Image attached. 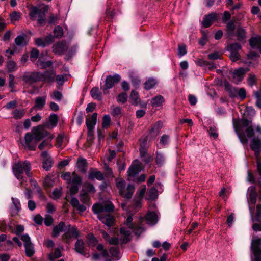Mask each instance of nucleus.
Wrapping results in <instances>:
<instances>
[{"mask_svg": "<svg viewBox=\"0 0 261 261\" xmlns=\"http://www.w3.org/2000/svg\"><path fill=\"white\" fill-rule=\"evenodd\" d=\"M233 125L235 131L242 144L248 142V138H251L250 147L255 155L258 156L261 151V126L251 125V122L248 119H233Z\"/></svg>", "mask_w": 261, "mask_h": 261, "instance_id": "1", "label": "nucleus"}, {"mask_svg": "<svg viewBox=\"0 0 261 261\" xmlns=\"http://www.w3.org/2000/svg\"><path fill=\"white\" fill-rule=\"evenodd\" d=\"M114 208L111 202L96 203L92 207L93 213L97 215V218L108 226H111L114 224V217L109 213L113 212Z\"/></svg>", "mask_w": 261, "mask_h": 261, "instance_id": "2", "label": "nucleus"}, {"mask_svg": "<svg viewBox=\"0 0 261 261\" xmlns=\"http://www.w3.org/2000/svg\"><path fill=\"white\" fill-rule=\"evenodd\" d=\"M48 6L42 4L39 6H32L29 9V16L33 21H36L39 25H44L46 22V14Z\"/></svg>", "mask_w": 261, "mask_h": 261, "instance_id": "3", "label": "nucleus"}, {"mask_svg": "<svg viewBox=\"0 0 261 261\" xmlns=\"http://www.w3.org/2000/svg\"><path fill=\"white\" fill-rule=\"evenodd\" d=\"M31 169L30 163L28 161H25L23 162H18L16 163L13 167V173L17 179L21 181V185L24 186V182L27 181V178L23 176L24 172L29 177L31 176L30 172Z\"/></svg>", "mask_w": 261, "mask_h": 261, "instance_id": "4", "label": "nucleus"}, {"mask_svg": "<svg viewBox=\"0 0 261 261\" xmlns=\"http://www.w3.org/2000/svg\"><path fill=\"white\" fill-rule=\"evenodd\" d=\"M61 177L66 181L71 194H75L78 192L82 183V178L79 175L75 172L71 174L69 172H66L61 175Z\"/></svg>", "mask_w": 261, "mask_h": 261, "instance_id": "5", "label": "nucleus"}, {"mask_svg": "<svg viewBox=\"0 0 261 261\" xmlns=\"http://www.w3.org/2000/svg\"><path fill=\"white\" fill-rule=\"evenodd\" d=\"M116 185L120 196L127 199L132 198L135 191L133 185L129 184L126 186L125 181L121 178L116 179Z\"/></svg>", "mask_w": 261, "mask_h": 261, "instance_id": "6", "label": "nucleus"}, {"mask_svg": "<svg viewBox=\"0 0 261 261\" xmlns=\"http://www.w3.org/2000/svg\"><path fill=\"white\" fill-rule=\"evenodd\" d=\"M120 236L119 238L114 237L109 239L108 241L110 244H125L130 240L131 232L129 230H127L125 228L122 227L120 228Z\"/></svg>", "mask_w": 261, "mask_h": 261, "instance_id": "7", "label": "nucleus"}, {"mask_svg": "<svg viewBox=\"0 0 261 261\" xmlns=\"http://www.w3.org/2000/svg\"><path fill=\"white\" fill-rule=\"evenodd\" d=\"M121 79V76L118 74L109 75L107 76L104 81V84H100V89L102 90L104 94L109 93V90L112 89L114 85L118 83Z\"/></svg>", "mask_w": 261, "mask_h": 261, "instance_id": "8", "label": "nucleus"}, {"mask_svg": "<svg viewBox=\"0 0 261 261\" xmlns=\"http://www.w3.org/2000/svg\"><path fill=\"white\" fill-rule=\"evenodd\" d=\"M79 237V232L74 225H68L64 230V233L62 237L66 242H68L72 238H77Z\"/></svg>", "mask_w": 261, "mask_h": 261, "instance_id": "9", "label": "nucleus"}, {"mask_svg": "<svg viewBox=\"0 0 261 261\" xmlns=\"http://www.w3.org/2000/svg\"><path fill=\"white\" fill-rule=\"evenodd\" d=\"M251 249L254 256V261H261V238L252 239Z\"/></svg>", "mask_w": 261, "mask_h": 261, "instance_id": "10", "label": "nucleus"}, {"mask_svg": "<svg viewBox=\"0 0 261 261\" xmlns=\"http://www.w3.org/2000/svg\"><path fill=\"white\" fill-rule=\"evenodd\" d=\"M21 240L24 242L25 254L28 257H32L35 253L34 245L31 242L30 237L28 234L21 236Z\"/></svg>", "mask_w": 261, "mask_h": 261, "instance_id": "11", "label": "nucleus"}, {"mask_svg": "<svg viewBox=\"0 0 261 261\" xmlns=\"http://www.w3.org/2000/svg\"><path fill=\"white\" fill-rule=\"evenodd\" d=\"M70 43L62 41L55 43L53 46V51L57 55H62L67 51Z\"/></svg>", "mask_w": 261, "mask_h": 261, "instance_id": "12", "label": "nucleus"}, {"mask_svg": "<svg viewBox=\"0 0 261 261\" xmlns=\"http://www.w3.org/2000/svg\"><path fill=\"white\" fill-rule=\"evenodd\" d=\"M249 197L248 198V202L250 214H252L254 211V206L256 202L257 193L254 186H250L248 189Z\"/></svg>", "mask_w": 261, "mask_h": 261, "instance_id": "13", "label": "nucleus"}, {"mask_svg": "<svg viewBox=\"0 0 261 261\" xmlns=\"http://www.w3.org/2000/svg\"><path fill=\"white\" fill-rule=\"evenodd\" d=\"M145 220L146 223L150 225H155L159 221V216L157 213L154 211H148L144 218H140V222Z\"/></svg>", "mask_w": 261, "mask_h": 261, "instance_id": "14", "label": "nucleus"}, {"mask_svg": "<svg viewBox=\"0 0 261 261\" xmlns=\"http://www.w3.org/2000/svg\"><path fill=\"white\" fill-rule=\"evenodd\" d=\"M132 221L133 218L132 216L130 215L127 218L125 224L128 228L133 231L135 235L139 236L143 232L144 229L142 226L136 225L134 224Z\"/></svg>", "mask_w": 261, "mask_h": 261, "instance_id": "15", "label": "nucleus"}, {"mask_svg": "<svg viewBox=\"0 0 261 261\" xmlns=\"http://www.w3.org/2000/svg\"><path fill=\"white\" fill-rule=\"evenodd\" d=\"M37 143L33 135L30 133H26L24 137V142L23 144V146L29 150H34L36 146Z\"/></svg>", "mask_w": 261, "mask_h": 261, "instance_id": "16", "label": "nucleus"}, {"mask_svg": "<svg viewBox=\"0 0 261 261\" xmlns=\"http://www.w3.org/2000/svg\"><path fill=\"white\" fill-rule=\"evenodd\" d=\"M42 158V167L46 171H48L53 166V161L51 156L46 151H43L41 154Z\"/></svg>", "mask_w": 261, "mask_h": 261, "instance_id": "17", "label": "nucleus"}, {"mask_svg": "<svg viewBox=\"0 0 261 261\" xmlns=\"http://www.w3.org/2000/svg\"><path fill=\"white\" fill-rule=\"evenodd\" d=\"M55 37L49 34L44 38H38L35 39V44L39 47H44L50 44L54 41Z\"/></svg>", "mask_w": 261, "mask_h": 261, "instance_id": "18", "label": "nucleus"}, {"mask_svg": "<svg viewBox=\"0 0 261 261\" xmlns=\"http://www.w3.org/2000/svg\"><path fill=\"white\" fill-rule=\"evenodd\" d=\"M41 72H32L30 74H27L23 76V81L28 84H31L33 83L41 81L40 79Z\"/></svg>", "mask_w": 261, "mask_h": 261, "instance_id": "19", "label": "nucleus"}, {"mask_svg": "<svg viewBox=\"0 0 261 261\" xmlns=\"http://www.w3.org/2000/svg\"><path fill=\"white\" fill-rule=\"evenodd\" d=\"M75 250L76 252L88 257L89 254L87 252V247L86 244L82 239H78L75 244Z\"/></svg>", "mask_w": 261, "mask_h": 261, "instance_id": "20", "label": "nucleus"}, {"mask_svg": "<svg viewBox=\"0 0 261 261\" xmlns=\"http://www.w3.org/2000/svg\"><path fill=\"white\" fill-rule=\"evenodd\" d=\"M249 71L248 68H239L233 72V77L234 81L236 83L241 82L243 79L244 74Z\"/></svg>", "mask_w": 261, "mask_h": 261, "instance_id": "21", "label": "nucleus"}, {"mask_svg": "<svg viewBox=\"0 0 261 261\" xmlns=\"http://www.w3.org/2000/svg\"><path fill=\"white\" fill-rule=\"evenodd\" d=\"M56 72L54 70L46 71L43 73L41 72V81H46L48 83H52L55 81Z\"/></svg>", "mask_w": 261, "mask_h": 261, "instance_id": "22", "label": "nucleus"}, {"mask_svg": "<svg viewBox=\"0 0 261 261\" xmlns=\"http://www.w3.org/2000/svg\"><path fill=\"white\" fill-rule=\"evenodd\" d=\"M217 17L218 15L215 13H212L205 16L202 21V25L205 28L210 27L213 23L216 21Z\"/></svg>", "mask_w": 261, "mask_h": 261, "instance_id": "23", "label": "nucleus"}, {"mask_svg": "<svg viewBox=\"0 0 261 261\" xmlns=\"http://www.w3.org/2000/svg\"><path fill=\"white\" fill-rule=\"evenodd\" d=\"M96 249L101 251L100 253H94L92 257L94 259L97 260L100 258V256L104 258H106L110 256L109 252L107 250L104 249L103 246L101 244H99L96 246Z\"/></svg>", "mask_w": 261, "mask_h": 261, "instance_id": "24", "label": "nucleus"}, {"mask_svg": "<svg viewBox=\"0 0 261 261\" xmlns=\"http://www.w3.org/2000/svg\"><path fill=\"white\" fill-rule=\"evenodd\" d=\"M29 37L27 36L24 34H21L18 35L15 39V42L17 46L20 47H24L28 44Z\"/></svg>", "mask_w": 261, "mask_h": 261, "instance_id": "25", "label": "nucleus"}, {"mask_svg": "<svg viewBox=\"0 0 261 261\" xmlns=\"http://www.w3.org/2000/svg\"><path fill=\"white\" fill-rule=\"evenodd\" d=\"M66 225L64 222H60L59 224L53 227L51 236L54 238H57L60 234V233L63 231H64L65 229Z\"/></svg>", "mask_w": 261, "mask_h": 261, "instance_id": "26", "label": "nucleus"}, {"mask_svg": "<svg viewBox=\"0 0 261 261\" xmlns=\"http://www.w3.org/2000/svg\"><path fill=\"white\" fill-rule=\"evenodd\" d=\"M249 45L253 49H258L261 53V36L251 38L249 39Z\"/></svg>", "mask_w": 261, "mask_h": 261, "instance_id": "27", "label": "nucleus"}, {"mask_svg": "<svg viewBox=\"0 0 261 261\" xmlns=\"http://www.w3.org/2000/svg\"><path fill=\"white\" fill-rule=\"evenodd\" d=\"M97 113H94L91 117L86 118V124L87 129H94L97 121Z\"/></svg>", "mask_w": 261, "mask_h": 261, "instance_id": "28", "label": "nucleus"}, {"mask_svg": "<svg viewBox=\"0 0 261 261\" xmlns=\"http://www.w3.org/2000/svg\"><path fill=\"white\" fill-rule=\"evenodd\" d=\"M13 206L11 208V213L12 216L18 214L21 210V205L19 200L17 198H12Z\"/></svg>", "mask_w": 261, "mask_h": 261, "instance_id": "29", "label": "nucleus"}, {"mask_svg": "<svg viewBox=\"0 0 261 261\" xmlns=\"http://www.w3.org/2000/svg\"><path fill=\"white\" fill-rule=\"evenodd\" d=\"M163 126V123L161 121L156 122L153 124L150 130V134L153 137H155L159 134L161 129Z\"/></svg>", "mask_w": 261, "mask_h": 261, "instance_id": "30", "label": "nucleus"}, {"mask_svg": "<svg viewBox=\"0 0 261 261\" xmlns=\"http://www.w3.org/2000/svg\"><path fill=\"white\" fill-rule=\"evenodd\" d=\"M224 87L226 91L229 93L230 97H237L238 88L232 86L228 82L225 83Z\"/></svg>", "mask_w": 261, "mask_h": 261, "instance_id": "31", "label": "nucleus"}, {"mask_svg": "<svg viewBox=\"0 0 261 261\" xmlns=\"http://www.w3.org/2000/svg\"><path fill=\"white\" fill-rule=\"evenodd\" d=\"M46 96L37 97L35 100V107L41 110L46 103Z\"/></svg>", "mask_w": 261, "mask_h": 261, "instance_id": "32", "label": "nucleus"}, {"mask_svg": "<svg viewBox=\"0 0 261 261\" xmlns=\"http://www.w3.org/2000/svg\"><path fill=\"white\" fill-rule=\"evenodd\" d=\"M88 177L90 180H94L95 178L96 179L101 181L104 179V176L103 174L98 171H91L89 173Z\"/></svg>", "mask_w": 261, "mask_h": 261, "instance_id": "33", "label": "nucleus"}, {"mask_svg": "<svg viewBox=\"0 0 261 261\" xmlns=\"http://www.w3.org/2000/svg\"><path fill=\"white\" fill-rule=\"evenodd\" d=\"M164 102V98L162 95H159L153 97L150 101L153 107H158L162 105Z\"/></svg>", "mask_w": 261, "mask_h": 261, "instance_id": "34", "label": "nucleus"}, {"mask_svg": "<svg viewBox=\"0 0 261 261\" xmlns=\"http://www.w3.org/2000/svg\"><path fill=\"white\" fill-rule=\"evenodd\" d=\"M76 166L81 172L85 173L86 171L87 161L83 158H78L76 162Z\"/></svg>", "mask_w": 261, "mask_h": 261, "instance_id": "35", "label": "nucleus"}, {"mask_svg": "<svg viewBox=\"0 0 261 261\" xmlns=\"http://www.w3.org/2000/svg\"><path fill=\"white\" fill-rule=\"evenodd\" d=\"M90 95L94 99L100 101L102 100V95L98 87H93L90 91Z\"/></svg>", "mask_w": 261, "mask_h": 261, "instance_id": "36", "label": "nucleus"}, {"mask_svg": "<svg viewBox=\"0 0 261 261\" xmlns=\"http://www.w3.org/2000/svg\"><path fill=\"white\" fill-rule=\"evenodd\" d=\"M157 83L156 80L152 77L148 78L144 83V88L146 90L152 89Z\"/></svg>", "mask_w": 261, "mask_h": 261, "instance_id": "37", "label": "nucleus"}, {"mask_svg": "<svg viewBox=\"0 0 261 261\" xmlns=\"http://www.w3.org/2000/svg\"><path fill=\"white\" fill-rule=\"evenodd\" d=\"M140 171V167L138 165H132L127 171L128 175L129 177H134L137 175Z\"/></svg>", "mask_w": 261, "mask_h": 261, "instance_id": "38", "label": "nucleus"}, {"mask_svg": "<svg viewBox=\"0 0 261 261\" xmlns=\"http://www.w3.org/2000/svg\"><path fill=\"white\" fill-rule=\"evenodd\" d=\"M79 48L77 44H74L70 47L66 54V58L68 60L74 56Z\"/></svg>", "mask_w": 261, "mask_h": 261, "instance_id": "39", "label": "nucleus"}, {"mask_svg": "<svg viewBox=\"0 0 261 261\" xmlns=\"http://www.w3.org/2000/svg\"><path fill=\"white\" fill-rule=\"evenodd\" d=\"M37 65L41 69L49 67L52 66L53 62L50 61H44L40 58L37 62Z\"/></svg>", "mask_w": 261, "mask_h": 261, "instance_id": "40", "label": "nucleus"}, {"mask_svg": "<svg viewBox=\"0 0 261 261\" xmlns=\"http://www.w3.org/2000/svg\"><path fill=\"white\" fill-rule=\"evenodd\" d=\"M110 256L119 259L120 258V254L119 252V249L117 247H112L110 248L109 252Z\"/></svg>", "mask_w": 261, "mask_h": 261, "instance_id": "41", "label": "nucleus"}, {"mask_svg": "<svg viewBox=\"0 0 261 261\" xmlns=\"http://www.w3.org/2000/svg\"><path fill=\"white\" fill-rule=\"evenodd\" d=\"M61 252L59 248H56L53 254L50 253L48 255V259L50 261H54L56 259L61 256Z\"/></svg>", "mask_w": 261, "mask_h": 261, "instance_id": "42", "label": "nucleus"}, {"mask_svg": "<svg viewBox=\"0 0 261 261\" xmlns=\"http://www.w3.org/2000/svg\"><path fill=\"white\" fill-rule=\"evenodd\" d=\"M130 99L132 104L137 105L140 101L138 93L135 90H132L130 95Z\"/></svg>", "mask_w": 261, "mask_h": 261, "instance_id": "43", "label": "nucleus"}, {"mask_svg": "<svg viewBox=\"0 0 261 261\" xmlns=\"http://www.w3.org/2000/svg\"><path fill=\"white\" fill-rule=\"evenodd\" d=\"M47 134H48L47 132L45 131V130L38 131V132H36V133H35V134L33 136H34V137L35 139L36 143H37V142L39 141L40 140H42L44 137L47 136Z\"/></svg>", "mask_w": 261, "mask_h": 261, "instance_id": "44", "label": "nucleus"}, {"mask_svg": "<svg viewBox=\"0 0 261 261\" xmlns=\"http://www.w3.org/2000/svg\"><path fill=\"white\" fill-rule=\"evenodd\" d=\"M58 116L56 114H52L49 117V125L51 127H55L58 123Z\"/></svg>", "mask_w": 261, "mask_h": 261, "instance_id": "45", "label": "nucleus"}, {"mask_svg": "<svg viewBox=\"0 0 261 261\" xmlns=\"http://www.w3.org/2000/svg\"><path fill=\"white\" fill-rule=\"evenodd\" d=\"M10 17L11 22L15 23L20 19L21 17V13L19 12L14 11L10 14Z\"/></svg>", "mask_w": 261, "mask_h": 261, "instance_id": "46", "label": "nucleus"}, {"mask_svg": "<svg viewBox=\"0 0 261 261\" xmlns=\"http://www.w3.org/2000/svg\"><path fill=\"white\" fill-rule=\"evenodd\" d=\"M252 216V213L251 214ZM261 218V204H258L256 207V211L254 217L252 216V221L254 222H259Z\"/></svg>", "mask_w": 261, "mask_h": 261, "instance_id": "47", "label": "nucleus"}, {"mask_svg": "<svg viewBox=\"0 0 261 261\" xmlns=\"http://www.w3.org/2000/svg\"><path fill=\"white\" fill-rule=\"evenodd\" d=\"M12 114L15 119H20L24 116L25 112L22 109H16L13 112Z\"/></svg>", "mask_w": 261, "mask_h": 261, "instance_id": "48", "label": "nucleus"}, {"mask_svg": "<svg viewBox=\"0 0 261 261\" xmlns=\"http://www.w3.org/2000/svg\"><path fill=\"white\" fill-rule=\"evenodd\" d=\"M155 161L158 166H162L165 162L164 154L162 153L156 152Z\"/></svg>", "mask_w": 261, "mask_h": 261, "instance_id": "49", "label": "nucleus"}, {"mask_svg": "<svg viewBox=\"0 0 261 261\" xmlns=\"http://www.w3.org/2000/svg\"><path fill=\"white\" fill-rule=\"evenodd\" d=\"M111 123V118L109 115H105L102 118V127L107 128L110 125Z\"/></svg>", "mask_w": 261, "mask_h": 261, "instance_id": "50", "label": "nucleus"}, {"mask_svg": "<svg viewBox=\"0 0 261 261\" xmlns=\"http://www.w3.org/2000/svg\"><path fill=\"white\" fill-rule=\"evenodd\" d=\"M170 137L168 135L164 134L161 136L160 140V144L163 146H166L169 143Z\"/></svg>", "mask_w": 261, "mask_h": 261, "instance_id": "51", "label": "nucleus"}, {"mask_svg": "<svg viewBox=\"0 0 261 261\" xmlns=\"http://www.w3.org/2000/svg\"><path fill=\"white\" fill-rule=\"evenodd\" d=\"M7 67L10 72H13L17 68L16 63L13 61H9L7 62Z\"/></svg>", "mask_w": 261, "mask_h": 261, "instance_id": "52", "label": "nucleus"}, {"mask_svg": "<svg viewBox=\"0 0 261 261\" xmlns=\"http://www.w3.org/2000/svg\"><path fill=\"white\" fill-rule=\"evenodd\" d=\"M241 49V46L238 43H234L228 46V50L230 51H238Z\"/></svg>", "mask_w": 261, "mask_h": 261, "instance_id": "53", "label": "nucleus"}, {"mask_svg": "<svg viewBox=\"0 0 261 261\" xmlns=\"http://www.w3.org/2000/svg\"><path fill=\"white\" fill-rule=\"evenodd\" d=\"M111 114L115 117L120 116L121 114V108L119 107L113 106Z\"/></svg>", "mask_w": 261, "mask_h": 261, "instance_id": "54", "label": "nucleus"}, {"mask_svg": "<svg viewBox=\"0 0 261 261\" xmlns=\"http://www.w3.org/2000/svg\"><path fill=\"white\" fill-rule=\"evenodd\" d=\"M187 54L186 46L184 44H181L178 47V56L181 57Z\"/></svg>", "mask_w": 261, "mask_h": 261, "instance_id": "55", "label": "nucleus"}, {"mask_svg": "<svg viewBox=\"0 0 261 261\" xmlns=\"http://www.w3.org/2000/svg\"><path fill=\"white\" fill-rule=\"evenodd\" d=\"M246 96V91L244 88L238 89L237 97H239L241 100L245 98Z\"/></svg>", "mask_w": 261, "mask_h": 261, "instance_id": "56", "label": "nucleus"}, {"mask_svg": "<svg viewBox=\"0 0 261 261\" xmlns=\"http://www.w3.org/2000/svg\"><path fill=\"white\" fill-rule=\"evenodd\" d=\"M133 72H129V77H130V79L131 80V82L133 84V85L137 87L139 86L140 80L139 79L138 77H134L132 75Z\"/></svg>", "mask_w": 261, "mask_h": 261, "instance_id": "57", "label": "nucleus"}, {"mask_svg": "<svg viewBox=\"0 0 261 261\" xmlns=\"http://www.w3.org/2000/svg\"><path fill=\"white\" fill-rule=\"evenodd\" d=\"M127 95L125 92L119 94L117 97V101L122 103H124L127 101Z\"/></svg>", "mask_w": 261, "mask_h": 261, "instance_id": "58", "label": "nucleus"}, {"mask_svg": "<svg viewBox=\"0 0 261 261\" xmlns=\"http://www.w3.org/2000/svg\"><path fill=\"white\" fill-rule=\"evenodd\" d=\"M84 190L89 193H93L95 192V189L94 186L89 182L85 183L84 185Z\"/></svg>", "mask_w": 261, "mask_h": 261, "instance_id": "59", "label": "nucleus"}, {"mask_svg": "<svg viewBox=\"0 0 261 261\" xmlns=\"http://www.w3.org/2000/svg\"><path fill=\"white\" fill-rule=\"evenodd\" d=\"M208 134L210 137H213L214 139H216L218 136V134L216 128L214 126L210 127L208 130Z\"/></svg>", "mask_w": 261, "mask_h": 261, "instance_id": "60", "label": "nucleus"}, {"mask_svg": "<svg viewBox=\"0 0 261 261\" xmlns=\"http://www.w3.org/2000/svg\"><path fill=\"white\" fill-rule=\"evenodd\" d=\"M39 52L36 48H33L31 51L30 58L32 61L36 60L39 56Z\"/></svg>", "mask_w": 261, "mask_h": 261, "instance_id": "61", "label": "nucleus"}, {"mask_svg": "<svg viewBox=\"0 0 261 261\" xmlns=\"http://www.w3.org/2000/svg\"><path fill=\"white\" fill-rule=\"evenodd\" d=\"M148 195L150 199H155L158 197V191L157 190L154 188H151L149 192Z\"/></svg>", "mask_w": 261, "mask_h": 261, "instance_id": "62", "label": "nucleus"}, {"mask_svg": "<svg viewBox=\"0 0 261 261\" xmlns=\"http://www.w3.org/2000/svg\"><path fill=\"white\" fill-rule=\"evenodd\" d=\"M90 200V197L87 193H84L80 195V200L84 204H87Z\"/></svg>", "mask_w": 261, "mask_h": 261, "instance_id": "63", "label": "nucleus"}, {"mask_svg": "<svg viewBox=\"0 0 261 261\" xmlns=\"http://www.w3.org/2000/svg\"><path fill=\"white\" fill-rule=\"evenodd\" d=\"M44 222L46 226H50L53 222V219L52 217L48 215H45Z\"/></svg>", "mask_w": 261, "mask_h": 261, "instance_id": "64", "label": "nucleus"}]
</instances>
